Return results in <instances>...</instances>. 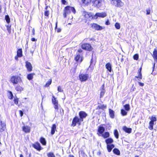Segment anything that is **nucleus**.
<instances>
[{"mask_svg":"<svg viewBox=\"0 0 157 157\" xmlns=\"http://www.w3.org/2000/svg\"><path fill=\"white\" fill-rule=\"evenodd\" d=\"M106 16L105 12L97 13L95 15L92 13H89V18L91 19H96L98 17L103 18Z\"/></svg>","mask_w":157,"mask_h":157,"instance_id":"nucleus-1","label":"nucleus"},{"mask_svg":"<svg viewBox=\"0 0 157 157\" xmlns=\"http://www.w3.org/2000/svg\"><path fill=\"white\" fill-rule=\"evenodd\" d=\"M72 11L74 14L75 13V10L74 7L69 6L65 7L63 15L64 17H66L67 15L69 14Z\"/></svg>","mask_w":157,"mask_h":157,"instance_id":"nucleus-2","label":"nucleus"},{"mask_svg":"<svg viewBox=\"0 0 157 157\" xmlns=\"http://www.w3.org/2000/svg\"><path fill=\"white\" fill-rule=\"evenodd\" d=\"M111 3L113 6L117 7L123 6L124 3L121 0H111Z\"/></svg>","mask_w":157,"mask_h":157,"instance_id":"nucleus-3","label":"nucleus"},{"mask_svg":"<svg viewBox=\"0 0 157 157\" xmlns=\"http://www.w3.org/2000/svg\"><path fill=\"white\" fill-rule=\"evenodd\" d=\"M13 85L17 84L18 83L21 81V77L18 75H14L12 76L10 80Z\"/></svg>","mask_w":157,"mask_h":157,"instance_id":"nucleus-4","label":"nucleus"},{"mask_svg":"<svg viewBox=\"0 0 157 157\" xmlns=\"http://www.w3.org/2000/svg\"><path fill=\"white\" fill-rule=\"evenodd\" d=\"M90 25L92 29L97 30H101L105 28L104 27H103L96 23L91 24H90Z\"/></svg>","mask_w":157,"mask_h":157,"instance_id":"nucleus-5","label":"nucleus"},{"mask_svg":"<svg viewBox=\"0 0 157 157\" xmlns=\"http://www.w3.org/2000/svg\"><path fill=\"white\" fill-rule=\"evenodd\" d=\"M52 103L54 105V108L56 109L55 112L58 110V101L56 100V98H55L54 96H52Z\"/></svg>","mask_w":157,"mask_h":157,"instance_id":"nucleus-6","label":"nucleus"},{"mask_svg":"<svg viewBox=\"0 0 157 157\" xmlns=\"http://www.w3.org/2000/svg\"><path fill=\"white\" fill-rule=\"evenodd\" d=\"M22 131L25 133H29L30 132L31 127L27 125H24L22 127Z\"/></svg>","mask_w":157,"mask_h":157,"instance_id":"nucleus-7","label":"nucleus"},{"mask_svg":"<svg viewBox=\"0 0 157 157\" xmlns=\"http://www.w3.org/2000/svg\"><path fill=\"white\" fill-rule=\"evenodd\" d=\"M33 146L35 149L39 151H40L42 147L40 146V144L38 142H37L35 144H33Z\"/></svg>","mask_w":157,"mask_h":157,"instance_id":"nucleus-8","label":"nucleus"},{"mask_svg":"<svg viewBox=\"0 0 157 157\" xmlns=\"http://www.w3.org/2000/svg\"><path fill=\"white\" fill-rule=\"evenodd\" d=\"M79 115L80 117V122L81 121H83V118H85L87 116V114L84 112L81 111L79 113Z\"/></svg>","mask_w":157,"mask_h":157,"instance_id":"nucleus-9","label":"nucleus"},{"mask_svg":"<svg viewBox=\"0 0 157 157\" xmlns=\"http://www.w3.org/2000/svg\"><path fill=\"white\" fill-rule=\"evenodd\" d=\"M6 128V124L4 122L0 120V132L3 131Z\"/></svg>","mask_w":157,"mask_h":157,"instance_id":"nucleus-10","label":"nucleus"},{"mask_svg":"<svg viewBox=\"0 0 157 157\" xmlns=\"http://www.w3.org/2000/svg\"><path fill=\"white\" fill-rule=\"evenodd\" d=\"M95 60H93V57H92V59H91L90 61V66H89V68L90 67V70L92 71L93 70L94 67L95 66Z\"/></svg>","mask_w":157,"mask_h":157,"instance_id":"nucleus-11","label":"nucleus"},{"mask_svg":"<svg viewBox=\"0 0 157 157\" xmlns=\"http://www.w3.org/2000/svg\"><path fill=\"white\" fill-rule=\"evenodd\" d=\"M79 121L80 119H79L78 117H75L73 120L72 125L73 126H75L76 125V124L78 123H79V124H80V123H79Z\"/></svg>","mask_w":157,"mask_h":157,"instance_id":"nucleus-12","label":"nucleus"},{"mask_svg":"<svg viewBox=\"0 0 157 157\" xmlns=\"http://www.w3.org/2000/svg\"><path fill=\"white\" fill-rule=\"evenodd\" d=\"M26 67L29 71H31L32 69V67L31 63L28 61L26 62Z\"/></svg>","mask_w":157,"mask_h":157,"instance_id":"nucleus-13","label":"nucleus"},{"mask_svg":"<svg viewBox=\"0 0 157 157\" xmlns=\"http://www.w3.org/2000/svg\"><path fill=\"white\" fill-rule=\"evenodd\" d=\"M80 79L81 81H86L87 78V75L84 74H81L79 76Z\"/></svg>","mask_w":157,"mask_h":157,"instance_id":"nucleus-14","label":"nucleus"},{"mask_svg":"<svg viewBox=\"0 0 157 157\" xmlns=\"http://www.w3.org/2000/svg\"><path fill=\"white\" fill-rule=\"evenodd\" d=\"M123 130L124 131L128 133H131L132 129L131 128H128L126 126H124L123 128Z\"/></svg>","mask_w":157,"mask_h":157,"instance_id":"nucleus-15","label":"nucleus"},{"mask_svg":"<svg viewBox=\"0 0 157 157\" xmlns=\"http://www.w3.org/2000/svg\"><path fill=\"white\" fill-rule=\"evenodd\" d=\"M114 145L113 144L107 145V148L109 152L111 151V150L114 147Z\"/></svg>","mask_w":157,"mask_h":157,"instance_id":"nucleus-16","label":"nucleus"},{"mask_svg":"<svg viewBox=\"0 0 157 157\" xmlns=\"http://www.w3.org/2000/svg\"><path fill=\"white\" fill-rule=\"evenodd\" d=\"M56 124H53L51 128V135H53L54 134L55 131L56 130Z\"/></svg>","mask_w":157,"mask_h":157,"instance_id":"nucleus-17","label":"nucleus"},{"mask_svg":"<svg viewBox=\"0 0 157 157\" xmlns=\"http://www.w3.org/2000/svg\"><path fill=\"white\" fill-rule=\"evenodd\" d=\"M153 57L156 62H157V51L155 49L153 52Z\"/></svg>","mask_w":157,"mask_h":157,"instance_id":"nucleus-18","label":"nucleus"},{"mask_svg":"<svg viewBox=\"0 0 157 157\" xmlns=\"http://www.w3.org/2000/svg\"><path fill=\"white\" fill-rule=\"evenodd\" d=\"M106 68L109 71V72H111L112 66L111 64L109 63H107L105 65Z\"/></svg>","mask_w":157,"mask_h":157,"instance_id":"nucleus-19","label":"nucleus"},{"mask_svg":"<svg viewBox=\"0 0 157 157\" xmlns=\"http://www.w3.org/2000/svg\"><path fill=\"white\" fill-rule=\"evenodd\" d=\"M105 142L106 143L107 145L110 144H111L113 143V139L111 138H109L106 139L105 140Z\"/></svg>","mask_w":157,"mask_h":157,"instance_id":"nucleus-20","label":"nucleus"},{"mask_svg":"<svg viewBox=\"0 0 157 157\" xmlns=\"http://www.w3.org/2000/svg\"><path fill=\"white\" fill-rule=\"evenodd\" d=\"M106 108V106L100 104L98 105L97 108V109H101L103 110Z\"/></svg>","mask_w":157,"mask_h":157,"instance_id":"nucleus-21","label":"nucleus"},{"mask_svg":"<svg viewBox=\"0 0 157 157\" xmlns=\"http://www.w3.org/2000/svg\"><path fill=\"white\" fill-rule=\"evenodd\" d=\"M15 89L17 91L21 92L23 90V88L19 85H17L15 87Z\"/></svg>","mask_w":157,"mask_h":157,"instance_id":"nucleus-22","label":"nucleus"},{"mask_svg":"<svg viewBox=\"0 0 157 157\" xmlns=\"http://www.w3.org/2000/svg\"><path fill=\"white\" fill-rule=\"evenodd\" d=\"M82 49L85 50H88V44L85 43L82 45Z\"/></svg>","mask_w":157,"mask_h":157,"instance_id":"nucleus-23","label":"nucleus"},{"mask_svg":"<svg viewBox=\"0 0 157 157\" xmlns=\"http://www.w3.org/2000/svg\"><path fill=\"white\" fill-rule=\"evenodd\" d=\"M17 55L19 56V57H22V50L21 49H19L17 51Z\"/></svg>","mask_w":157,"mask_h":157,"instance_id":"nucleus-24","label":"nucleus"},{"mask_svg":"<svg viewBox=\"0 0 157 157\" xmlns=\"http://www.w3.org/2000/svg\"><path fill=\"white\" fill-rule=\"evenodd\" d=\"M113 153L117 155H119L120 154V151L117 148H115L113 150Z\"/></svg>","mask_w":157,"mask_h":157,"instance_id":"nucleus-25","label":"nucleus"},{"mask_svg":"<svg viewBox=\"0 0 157 157\" xmlns=\"http://www.w3.org/2000/svg\"><path fill=\"white\" fill-rule=\"evenodd\" d=\"M105 128L103 127H99L98 129V131L100 134H102L105 131Z\"/></svg>","mask_w":157,"mask_h":157,"instance_id":"nucleus-26","label":"nucleus"},{"mask_svg":"<svg viewBox=\"0 0 157 157\" xmlns=\"http://www.w3.org/2000/svg\"><path fill=\"white\" fill-rule=\"evenodd\" d=\"M104 85H102V90H101V91L100 92V98H101L105 94V90L104 89Z\"/></svg>","mask_w":157,"mask_h":157,"instance_id":"nucleus-27","label":"nucleus"},{"mask_svg":"<svg viewBox=\"0 0 157 157\" xmlns=\"http://www.w3.org/2000/svg\"><path fill=\"white\" fill-rule=\"evenodd\" d=\"M125 110L127 111H128L130 109V105L129 104H126L124 106Z\"/></svg>","mask_w":157,"mask_h":157,"instance_id":"nucleus-28","label":"nucleus"},{"mask_svg":"<svg viewBox=\"0 0 157 157\" xmlns=\"http://www.w3.org/2000/svg\"><path fill=\"white\" fill-rule=\"evenodd\" d=\"M5 26L7 28V30L8 31V32L9 34H10L11 32V25L9 24L8 25H6Z\"/></svg>","mask_w":157,"mask_h":157,"instance_id":"nucleus-29","label":"nucleus"},{"mask_svg":"<svg viewBox=\"0 0 157 157\" xmlns=\"http://www.w3.org/2000/svg\"><path fill=\"white\" fill-rule=\"evenodd\" d=\"M121 113L122 116H125L127 114V112L125 110L122 109L121 110Z\"/></svg>","mask_w":157,"mask_h":157,"instance_id":"nucleus-30","label":"nucleus"},{"mask_svg":"<svg viewBox=\"0 0 157 157\" xmlns=\"http://www.w3.org/2000/svg\"><path fill=\"white\" fill-rule=\"evenodd\" d=\"M109 113L111 118H113L114 117V112L112 110L109 109Z\"/></svg>","mask_w":157,"mask_h":157,"instance_id":"nucleus-31","label":"nucleus"},{"mask_svg":"<svg viewBox=\"0 0 157 157\" xmlns=\"http://www.w3.org/2000/svg\"><path fill=\"white\" fill-rule=\"evenodd\" d=\"M40 143L43 145H46V141L44 138L41 137L40 139Z\"/></svg>","mask_w":157,"mask_h":157,"instance_id":"nucleus-32","label":"nucleus"},{"mask_svg":"<svg viewBox=\"0 0 157 157\" xmlns=\"http://www.w3.org/2000/svg\"><path fill=\"white\" fill-rule=\"evenodd\" d=\"M34 75V74H30L28 75H27V78L29 80H32L33 78V76Z\"/></svg>","mask_w":157,"mask_h":157,"instance_id":"nucleus-33","label":"nucleus"},{"mask_svg":"<svg viewBox=\"0 0 157 157\" xmlns=\"http://www.w3.org/2000/svg\"><path fill=\"white\" fill-rule=\"evenodd\" d=\"M154 124V122L150 121L149 122V128L150 130L153 129V126Z\"/></svg>","mask_w":157,"mask_h":157,"instance_id":"nucleus-34","label":"nucleus"},{"mask_svg":"<svg viewBox=\"0 0 157 157\" xmlns=\"http://www.w3.org/2000/svg\"><path fill=\"white\" fill-rule=\"evenodd\" d=\"M114 134L115 136L117 139L119 138V134L117 130V129L115 130L114 131Z\"/></svg>","mask_w":157,"mask_h":157,"instance_id":"nucleus-35","label":"nucleus"},{"mask_svg":"<svg viewBox=\"0 0 157 157\" xmlns=\"http://www.w3.org/2000/svg\"><path fill=\"white\" fill-rule=\"evenodd\" d=\"M83 15L84 16V17L86 18L85 20H87L88 18V13L84 12L83 13Z\"/></svg>","mask_w":157,"mask_h":157,"instance_id":"nucleus-36","label":"nucleus"},{"mask_svg":"<svg viewBox=\"0 0 157 157\" xmlns=\"http://www.w3.org/2000/svg\"><path fill=\"white\" fill-rule=\"evenodd\" d=\"M47 155L48 157H55V155L52 152H50L48 153Z\"/></svg>","mask_w":157,"mask_h":157,"instance_id":"nucleus-37","label":"nucleus"},{"mask_svg":"<svg viewBox=\"0 0 157 157\" xmlns=\"http://www.w3.org/2000/svg\"><path fill=\"white\" fill-rule=\"evenodd\" d=\"M102 136L104 138H107L109 137V132H105L104 134L102 135Z\"/></svg>","mask_w":157,"mask_h":157,"instance_id":"nucleus-38","label":"nucleus"},{"mask_svg":"<svg viewBox=\"0 0 157 157\" xmlns=\"http://www.w3.org/2000/svg\"><path fill=\"white\" fill-rule=\"evenodd\" d=\"M5 19L7 23L9 24L10 22V19L8 15L6 16Z\"/></svg>","mask_w":157,"mask_h":157,"instance_id":"nucleus-39","label":"nucleus"},{"mask_svg":"<svg viewBox=\"0 0 157 157\" xmlns=\"http://www.w3.org/2000/svg\"><path fill=\"white\" fill-rule=\"evenodd\" d=\"M115 28L117 29H119L120 28V24L118 23H117V22L116 23L115 25Z\"/></svg>","mask_w":157,"mask_h":157,"instance_id":"nucleus-40","label":"nucleus"},{"mask_svg":"<svg viewBox=\"0 0 157 157\" xmlns=\"http://www.w3.org/2000/svg\"><path fill=\"white\" fill-rule=\"evenodd\" d=\"M13 94L11 91H10L8 94V98L10 99H12L13 98Z\"/></svg>","mask_w":157,"mask_h":157,"instance_id":"nucleus-41","label":"nucleus"},{"mask_svg":"<svg viewBox=\"0 0 157 157\" xmlns=\"http://www.w3.org/2000/svg\"><path fill=\"white\" fill-rule=\"evenodd\" d=\"M142 76L141 72H139V75L138 76H135V78H139L140 79H141L142 78Z\"/></svg>","mask_w":157,"mask_h":157,"instance_id":"nucleus-42","label":"nucleus"},{"mask_svg":"<svg viewBox=\"0 0 157 157\" xmlns=\"http://www.w3.org/2000/svg\"><path fill=\"white\" fill-rule=\"evenodd\" d=\"M80 58V56L79 54L77 55L75 57V59L76 61H78L79 59Z\"/></svg>","mask_w":157,"mask_h":157,"instance_id":"nucleus-43","label":"nucleus"},{"mask_svg":"<svg viewBox=\"0 0 157 157\" xmlns=\"http://www.w3.org/2000/svg\"><path fill=\"white\" fill-rule=\"evenodd\" d=\"M52 82V79H50V80L49 81L47 82L45 86L47 87Z\"/></svg>","mask_w":157,"mask_h":157,"instance_id":"nucleus-44","label":"nucleus"},{"mask_svg":"<svg viewBox=\"0 0 157 157\" xmlns=\"http://www.w3.org/2000/svg\"><path fill=\"white\" fill-rule=\"evenodd\" d=\"M156 121V118L155 117H152L151 119V121L154 122Z\"/></svg>","mask_w":157,"mask_h":157,"instance_id":"nucleus-45","label":"nucleus"},{"mask_svg":"<svg viewBox=\"0 0 157 157\" xmlns=\"http://www.w3.org/2000/svg\"><path fill=\"white\" fill-rule=\"evenodd\" d=\"M14 103L16 104L17 105L18 104V98H15L14 99Z\"/></svg>","mask_w":157,"mask_h":157,"instance_id":"nucleus-46","label":"nucleus"},{"mask_svg":"<svg viewBox=\"0 0 157 157\" xmlns=\"http://www.w3.org/2000/svg\"><path fill=\"white\" fill-rule=\"evenodd\" d=\"M138 55L137 54H135L134 56V59L135 60H137L138 58Z\"/></svg>","mask_w":157,"mask_h":157,"instance_id":"nucleus-47","label":"nucleus"},{"mask_svg":"<svg viewBox=\"0 0 157 157\" xmlns=\"http://www.w3.org/2000/svg\"><path fill=\"white\" fill-rule=\"evenodd\" d=\"M58 90L60 92H62L63 91V90H62L61 86H59L58 87Z\"/></svg>","mask_w":157,"mask_h":157,"instance_id":"nucleus-48","label":"nucleus"},{"mask_svg":"<svg viewBox=\"0 0 157 157\" xmlns=\"http://www.w3.org/2000/svg\"><path fill=\"white\" fill-rule=\"evenodd\" d=\"M83 3L85 4H87L88 3V0H82Z\"/></svg>","mask_w":157,"mask_h":157,"instance_id":"nucleus-49","label":"nucleus"},{"mask_svg":"<svg viewBox=\"0 0 157 157\" xmlns=\"http://www.w3.org/2000/svg\"><path fill=\"white\" fill-rule=\"evenodd\" d=\"M49 14V12L48 11H46L44 13V15L46 16H48Z\"/></svg>","mask_w":157,"mask_h":157,"instance_id":"nucleus-50","label":"nucleus"},{"mask_svg":"<svg viewBox=\"0 0 157 157\" xmlns=\"http://www.w3.org/2000/svg\"><path fill=\"white\" fill-rule=\"evenodd\" d=\"M19 112L20 114V116L21 117H22L23 115V112L21 110H19Z\"/></svg>","mask_w":157,"mask_h":157,"instance_id":"nucleus-51","label":"nucleus"},{"mask_svg":"<svg viewBox=\"0 0 157 157\" xmlns=\"http://www.w3.org/2000/svg\"><path fill=\"white\" fill-rule=\"evenodd\" d=\"M93 49V48L89 44V51H91Z\"/></svg>","mask_w":157,"mask_h":157,"instance_id":"nucleus-52","label":"nucleus"},{"mask_svg":"<svg viewBox=\"0 0 157 157\" xmlns=\"http://www.w3.org/2000/svg\"><path fill=\"white\" fill-rule=\"evenodd\" d=\"M147 14H149L150 13V10L149 9H147L146 10Z\"/></svg>","mask_w":157,"mask_h":157,"instance_id":"nucleus-53","label":"nucleus"},{"mask_svg":"<svg viewBox=\"0 0 157 157\" xmlns=\"http://www.w3.org/2000/svg\"><path fill=\"white\" fill-rule=\"evenodd\" d=\"M105 24L107 25H110V23L108 20L106 21Z\"/></svg>","mask_w":157,"mask_h":157,"instance_id":"nucleus-54","label":"nucleus"},{"mask_svg":"<svg viewBox=\"0 0 157 157\" xmlns=\"http://www.w3.org/2000/svg\"><path fill=\"white\" fill-rule=\"evenodd\" d=\"M62 3L63 4H66V2L65 0H61Z\"/></svg>","mask_w":157,"mask_h":157,"instance_id":"nucleus-55","label":"nucleus"},{"mask_svg":"<svg viewBox=\"0 0 157 157\" xmlns=\"http://www.w3.org/2000/svg\"><path fill=\"white\" fill-rule=\"evenodd\" d=\"M139 85L140 86H144V83H141V82H139Z\"/></svg>","mask_w":157,"mask_h":157,"instance_id":"nucleus-56","label":"nucleus"},{"mask_svg":"<svg viewBox=\"0 0 157 157\" xmlns=\"http://www.w3.org/2000/svg\"><path fill=\"white\" fill-rule=\"evenodd\" d=\"M31 40L33 41H36V39L34 38H33L31 39Z\"/></svg>","mask_w":157,"mask_h":157,"instance_id":"nucleus-57","label":"nucleus"},{"mask_svg":"<svg viewBox=\"0 0 157 157\" xmlns=\"http://www.w3.org/2000/svg\"><path fill=\"white\" fill-rule=\"evenodd\" d=\"M18 57H19V56L17 55V56H16L15 57V59L16 60H17Z\"/></svg>","mask_w":157,"mask_h":157,"instance_id":"nucleus-58","label":"nucleus"},{"mask_svg":"<svg viewBox=\"0 0 157 157\" xmlns=\"http://www.w3.org/2000/svg\"><path fill=\"white\" fill-rule=\"evenodd\" d=\"M32 33H33V34L34 35V34L35 30H34V29H32Z\"/></svg>","mask_w":157,"mask_h":157,"instance_id":"nucleus-59","label":"nucleus"},{"mask_svg":"<svg viewBox=\"0 0 157 157\" xmlns=\"http://www.w3.org/2000/svg\"><path fill=\"white\" fill-rule=\"evenodd\" d=\"M78 52H82V50L81 49H78Z\"/></svg>","mask_w":157,"mask_h":157,"instance_id":"nucleus-60","label":"nucleus"},{"mask_svg":"<svg viewBox=\"0 0 157 157\" xmlns=\"http://www.w3.org/2000/svg\"><path fill=\"white\" fill-rule=\"evenodd\" d=\"M142 68L141 67L140 69H139V72H141V70Z\"/></svg>","mask_w":157,"mask_h":157,"instance_id":"nucleus-61","label":"nucleus"},{"mask_svg":"<svg viewBox=\"0 0 157 157\" xmlns=\"http://www.w3.org/2000/svg\"><path fill=\"white\" fill-rule=\"evenodd\" d=\"M69 157H74V156L73 155H70L69 156Z\"/></svg>","mask_w":157,"mask_h":157,"instance_id":"nucleus-62","label":"nucleus"},{"mask_svg":"<svg viewBox=\"0 0 157 157\" xmlns=\"http://www.w3.org/2000/svg\"><path fill=\"white\" fill-rule=\"evenodd\" d=\"M20 157H23V156L22 154H21L20 155Z\"/></svg>","mask_w":157,"mask_h":157,"instance_id":"nucleus-63","label":"nucleus"},{"mask_svg":"<svg viewBox=\"0 0 157 157\" xmlns=\"http://www.w3.org/2000/svg\"><path fill=\"white\" fill-rule=\"evenodd\" d=\"M60 31V29H58L57 30V32H59Z\"/></svg>","mask_w":157,"mask_h":157,"instance_id":"nucleus-64","label":"nucleus"}]
</instances>
